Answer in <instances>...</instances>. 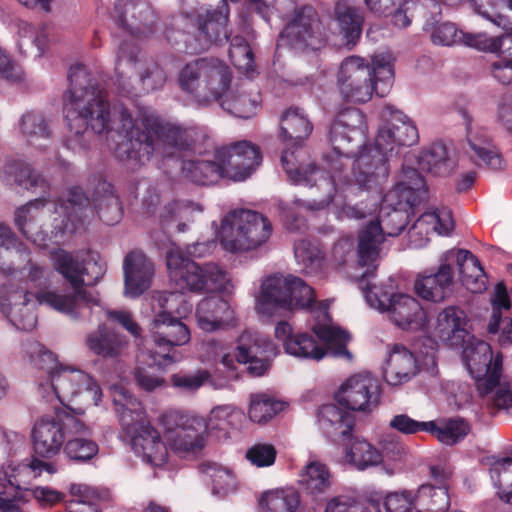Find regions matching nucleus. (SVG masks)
I'll return each mask as SVG.
<instances>
[{"label": "nucleus", "mask_w": 512, "mask_h": 512, "mask_svg": "<svg viewBox=\"0 0 512 512\" xmlns=\"http://www.w3.org/2000/svg\"><path fill=\"white\" fill-rule=\"evenodd\" d=\"M285 403L265 394H252L248 415L255 423H266L281 412Z\"/></svg>", "instance_id": "09e8293b"}, {"label": "nucleus", "mask_w": 512, "mask_h": 512, "mask_svg": "<svg viewBox=\"0 0 512 512\" xmlns=\"http://www.w3.org/2000/svg\"><path fill=\"white\" fill-rule=\"evenodd\" d=\"M312 130V123L299 109L289 108L281 117V135L284 140L300 143L308 138Z\"/></svg>", "instance_id": "a18cd8bd"}, {"label": "nucleus", "mask_w": 512, "mask_h": 512, "mask_svg": "<svg viewBox=\"0 0 512 512\" xmlns=\"http://www.w3.org/2000/svg\"><path fill=\"white\" fill-rule=\"evenodd\" d=\"M453 276L452 266L446 263L441 264L435 273L417 278L415 291L425 300L440 302L450 293Z\"/></svg>", "instance_id": "7c9ffc66"}, {"label": "nucleus", "mask_w": 512, "mask_h": 512, "mask_svg": "<svg viewBox=\"0 0 512 512\" xmlns=\"http://www.w3.org/2000/svg\"><path fill=\"white\" fill-rule=\"evenodd\" d=\"M69 89L63 97V112L70 132L83 135L88 128L96 134L111 130L112 116L119 121L116 127L121 141L114 155L124 166L135 171L146 164L157 149V142L178 151L193 150L199 132L165 122L156 116L139 113L136 117L120 103L110 110L107 93L99 87L84 65L71 66L68 72Z\"/></svg>", "instance_id": "f03ea898"}, {"label": "nucleus", "mask_w": 512, "mask_h": 512, "mask_svg": "<svg viewBox=\"0 0 512 512\" xmlns=\"http://www.w3.org/2000/svg\"><path fill=\"white\" fill-rule=\"evenodd\" d=\"M89 434V428L82 434H70L64 445V454L66 457L76 463H86L93 459L99 452L98 444L86 437Z\"/></svg>", "instance_id": "49530a36"}, {"label": "nucleus", "mask_w": 512, "mask_h": 512, "mask_svg": "<svg viewBox=\"0 0 512 512\" xmlns=\"http://www.w3.org/2000/svg\"><path fill=\"white\" fill-rule=\"evenodd\" d=\"M511 301L507 292L506 285L499 282L495 286L494 295L492 298V315L490 317L487 331H495L501 323L502 310H509Z\"/></svg>", "instance_id": "0e129e2a"}, {"label": "nucleus", "mask_w": 512, "mask_h": 512, "mask_svg": "<svg viewBox=\"0 0 512 512\" xmlns=\"http://www.w3.org/2000/svg\"><path fill=\"white\" fill-rule=\"evenodd\" d=\"M347 455L359 470L376 466L382 461L380 451L364 439H355L351 443Z\"/></svg>", "instance_id": "6e6d98bb"}, {"label": "nucleus", "mask_w": 512, "mask_h": 512, "mask_svg": "<svg viewBox=\"0 0 512 512\" xmlns=\"http://www.w3.org/2000/svg\"><path fill=\"white\" fill-rule=\"evenodd\" d=\"M21 134L32 145L39 139H49L50 130L45 117L36 111L24 113L19 120Z\"/></svg>", "instance_id": "864d4df0"}, {"label": "nucleus", "mask_w": 512, "mask_h": 512, "mask_svg": "<svg viewBox=\"0 0 512 512\" xmlns=\"http://www.w3.org/2000/svg\"><path fill=\"white\" fill-rule=\"evenodd\" d=\"M418 372L414 354L403 346H395L387 362L385 378L391 385L408 382Z\"/></svg>", "instance_id": "c9c22d12"}, {"label": "nucleus", "mask_w": 512, "mask_h": 512, "mask_svg": "<svg viewBox=\"0 0 512 512\" xmlns=\"http://www.w3.org/2000/svg\"><path fill=\"white\" fill-rule=\"evenodd\" d=\"M430 476L435 484H422L415 493L418 512H447L450 497L446 486L447 474L437 466L430 467Z\"/></svg>", "instance_id": "b1692460"}, {"label": "nucleus", "mask_w": 512, "mask_h": 512, "mask_svg": "<svg viewBox=\"0 0 512 512\" xmlns=\"http://www.w3.org/2000/svg\"><path fill=\"white\" fill-rule=\"evenodd\" d=\"M470 430V424L466 420L456 417L448 419L441 426L433 421V427L428 429V433L445 445H455L462 441Z\"/></svg>", "instance_id": "8fccbe9b"}, {"label": "nucleus", "mask_w": 512, "mask_h": 512, "mask_svg": "<svg viewBox=\"0 0 512 512\" xmlns=\"http://www.w3.org/2000/svg\"><path fill=\"white\" fill-rule=\"evenodd\" d=\"M299 484L305 493L314 498L324 494L331 485L328 468L320 462H310L300 475Z\"/></svg>", "instance_id": "c03bdc74"}, {"label": "nucleus", "mask_w": 512, "mask_h": 512, "mask_svg": "<svg viewBox=\"0 0 512 512\" xmlns=\"http://www.w3.org/2000/svg\"><path fill=\"white\" fill-rule=\"evenodd\" d=\"M215 157L223 161L227 178L233 181L246 180L262 163L260 147L248 140L217 148Z\"/></svg>", "instance_id": "6ab92c4d"}, {"label": "nucleus", "mask_w": 512, "mask_h": 512, "mask_svg": "<svg viewBox=\"0 0 512 512\" xmlns=\"http://www.w3.org/2000/svg\"><path fill=\"white\" fill-rule=\"evenodd\" d=\"M456 260L463 286L472 293L485 291L487 275L479 259L471 251L459 249Z\"/></svg>", "instance_id": "f704fd0d"}, {"label": "nucleus", "mask_w": 512, "mask_h": 512, "mask_svg": "<svg viewBox=\"0 0 512 512\" xmlns=\"http://www.w3.org/2000/svg\"><path fill=\"white\" fill-rule=\"evenodd\" d=\"M51 203L56 212L59 207L67 220L71 222H74V219L83 221V218L87 216V210L93 212L90 209L91 204L99 219L107 225L117 224L123 215V207L114 192L113 185L105 180L98 182L91 201L82 188L72 187L67 192L66 200L59 199L55 202L51 201Z\"/></svg>", "instance_id": "1a4fd4ad"}, {"label": "nucleus", "mask_w": 512, "mask_h": 512, "mask_svg": "<svg viewBox=\"0 0 512 512\" xmlns=\"http://www.w3.org/2000/svg\"><path fill=\"white\" fill-rule=\"evenodd\" d=\"M112 18L127 33L142 38L153 32L157 16L146 0H116Z\"/></svg>", "instance_id": "412c9836"}, {"label": "nucleus", "mask_w": 512, "mask_h": 512, "mask_svg": "<svg viewBox=\"0 0 512 512\" xmlns=\"http://www.w3.org/2000/svg\"><path fill=\"white\" fill-rule=\"evenodd\" d=\"M471 120L467 119V140L471 150L474 152V159L477 165L482 162L492 170H501L504 161L498 151L492 145L491 139L486 134L473 133L470 130Z\"/></svg>", "instance_id": "ea45409f"}, {"label": "nucleus", "mask_w": 512, "mask_h": 512, "mask_svg": "<svg viewBox=\"0 0 512 512\" xmlns=\"http://www.w3.org/2000/svg\"><path fill=\"white\" fill-rule=\"evenodd\" d=\"M390 427L402 434L411 435L418 432H427L433 427V421H417L407 414L395 415L390 421Z\"/></svg>", "instance_id": "774afa93"}, {"label": "nucleus", "mask_w": 512, "mask_h": 512, "mask_svg": "<svg viewBox=\"0 0 512 512\" xmlns=\"http://www.w3.org/2000/svg\"><path fill=\"white\" fill-rule=\"evenodd\" d=\"M273 342L256 332L244 331L237 341L236 359L239 363L256 358H271L274 355Z\"/></svg>", "instance_id": "58836bf2"}, {"label": "nucleus", "mask_w": 512, "mask_h": 512, "mask_svg": "<svg viewBox=\"0 0 512 512\" xmlns=\"http://www.w3.org/2000/svg\"><path fill=\"white\" fill-rule=\"evenodd\" d=\"M294 255L297 262L303 265L308 273L317 272L322 267L323 253L308 240L302 239L295 242Z\"/></svg>", "instance_id": "052dcab7"}, {"label": "nucleus", "mask_w": 512, "mask_h": 512, "mask_svg": "<svg viewBox=\"0 0 512 512\" xmlns=\"http://www.w3.org/2000/svg\"><path fill=\"white\" fill-rule=\"evenodd\" d=\"M202 99L205 102L220 101L231 83L229 67L221 60L207 58Z\"/></svg>", "instance_id": "2f4dec72"}, {"label": "nucleus", "mask_w": 512, "mask_h": 512, "mask_svg": "<svg viewBox=\"0 0 512 512\" xmlns=\"http://www.w3.org/2000/svg\"><path fill=\"white\" fill-rule=\"evenodd\" d=\"M384 507L387 512H410L416 509L415 493L409 490L392 492L386 495Z\"/></svg>", "instance_id": "338daca9"}, {"label": "nucleus", "mask_w": 512, "mask_h": 512, "mask_svg": "<svg viewBox=\"0 0 512 512\" xmlns=\"http://www.w3.org/2000/svg\"><path fill=\"white\" fill-rule=\"evenodd\" d=\"M368 304L389 313L393 323L403 330H419L426 323V313L414 297L392 292V287L366 283L363 287Z\"/></svg>", "instance_id": "ddd939ff"}, {"label": "nucleus", "mask_w": 512, "mask_h": 512, "mask_svg": "<svg viewBox=\"0 0 512 512\" xmlns=\"http://www.w3.org/2000/svg\"><path fill=\"white\" fill-rule=\"evenodd\" d=\"M314 333L293 331L286 321L275 327V336L282 342L287 354L300 359L319 361L327 355L351 361L353 356L347 349L350 335L345 330L327 325H314Z\"/></svg>", "instance_id": "423d86ee"}, {"label": "nucleus", "mask_w": 512, "mask_h": 512, "mask_svg": "<svg viewBox=\"0 0 512 512\" xmlns=\"http://www.w3.org/2000/svg\"><path fill=\"white\" fill-rule=\"evenodd\" d=\"M166 263L169 277L174 283L176 293L182 295L189 291L193 293L221 290L227 281L226 272L217 264L206 263L200 266L186 257L179 248H171L166 253Z\"/></svg>", "instance_id": "9d476101"}, {"label": "nucleus", "mask_w": 512, "mask_h": 512, "mask_svg": "<svg viewBox=\"0 0 512 512\" xmlns=\"http://www.w3.org/2000/svg\"><path fill=\"white\" fill-rule=\"evenodd\" d=\"M470 3L478 14L497 25L501 24L503 10L512 11V0H470Z\"/></svg>", "instance_id": "e2e57ef3"}, {"label": "nucleus", "mask_w": 512, "mask_h": 512, "mask_svg": "<svg viewBox=\"0 0 512 512\" xmlns=\"http://www.w3.org/2000/svg\"><path fill=\"white\" fill-rule=\"evenodd\" d=\"M158 302L162 310L152 323L156 349L151 352V358L153 364L164 367L179 359L174 348L190 340V330L179 318L190 312L192 305L182 295L167 291L159 294Z\"/></svg>", "instance_id": "39448f33"}, {"label": "nucleus", "mask_w": 512, "mask_h": 512, "mask_svg": "<svg viewBox=\"0 0 512 512\" xmlns=\"http://www.w3.org/2000/svg\"><path fill=\"white\" fill-rule=\"evenodd\" d=\"M113 404L120 426L131 437L150 424L142 403L122 386L113 390Z\"/></svg>", "instance_id": "5701e85b"}, {"label": "nucleus", "mask_w": 512, "mask_h": 512, "mask_svg": "<svg viewBox=\"0 0 512 512\" xmlns=\"http://www.w3.org/2000/svg\"><path fill=\"white\" fill-rule=\"evenodd\" d=\"M139 54L138 46L132 41H123L120 43L115 63V70L117 72V92L119 95L124 97H130L133 95L131 87L126 83L122 73L119 72L120 66L123 62L135 65Z\"/></svg>", "instance_id": "13d9d810"}, {"label": "nucleus", "mask_w": 512, "mask_h": 512, "mask_svg": "<svg viewBox=\"0 0 512 512\" xmlns=\"http://www.w3.org/2000/svg\"><path fill=\"white\" fill-rule=\"evenodd\" d=\"M300 497L295 491L276 490L263 494L260 505L265 512H295Z\"/></svg>", "instance_id": "5fc2aeb1"}, {"label": "nucleus", "mask_w": 512, "mask_h": 512, "mask_svg": "<svg viewBox=\"0 0 512 512\" xmlns=\"http://www.w3.org/2000/svg\"><path fill=\"white\" fill-rule=\"evenodd\" d=\"M125 292L131 297H138L150 286L154 273L152 262L140 251H132L123 263Z\"/></svg>", "instance_id": "393cba45"}, {"label": "nucleus", "mask_w": 512, "mask_h": 512, "mask_svg": "<svg viewBox=\"0 0 512 512\" xmlns=\"http://www.w3.org/2000/svg\"><path fill=\"white\" fill-rule=\"evenodd\" d=\"M272 230L270 220L263 214L248 209L234 210L223 219L220 243L230 253L248 252L263 246Z\"/></svg>", "instance_id": "6e6552de"}, {"label": "nucleus", "mask_w": 512, "mask_h": 512, "mask_svg": "<svg viewBox=\"0 0 512 512\" xmlns=\"http://www.w3.org/2000/svg\"><path fill=\"white\" fill-rule=\"evenodd\" d=\"M181 169L186 178L198 185L208 186L227 178L225 165L215 157V154L213 159L184 160Z\"/></svg>", "instance_id": "473e14b6"}, {"label": "nucleus", "mask_w": 512, "mask_h": 512, "mask_svg": "<svg viewBox=\"0 0 512 512\" xmlns=\"http://www.w3.org/2000/svg\"><path fill=\"white\" fill-rule=\"evenodd\" d=\"M132 449L148 464L160 467L168 458V450L160 433L151 424L130 437Z\"/></svg>", "instance_id": "cd10ccee"}, {"label": "nucleus", "mask_w": 512, "mask_h": 512, "mask_svg": "<svg viewBox=\"0 0 512 512\" xmlns=\"http://www.w3.org/2000/svg\"><path fill=\"white\" fill-rule=\"evenodd\" d=\"M324 512H381L380 499L369 497L358 501L350 495H337L327 501Z\"/></svg>", "instance_id": "603ef678"}, {"label": "nucleus", "mask_w": 512, "mask_h": 512, "mask_svg": "<svg viewBox=\"0 0 512 512\" xmlns=\"http://www.w3.org/2000/svg\"><path fill=\"white\" fill-rule=\"evenodd\" d=\"M327 43V31L318 12L311 5H303L291 13L279 34L277 47L309 54L320 51Z\"/></svg>", "instance_id": "9b49d317"}, {"label": "nucleus", "mask_w": 512, "mask_h": 512, "mask_svg": "<svg viewBox=\"0 0 512 512\" xmlns=\"http://www.w3.org/2000/svg\"><path fill=\"white\" fill-rule=\"evenodd\" d=\"M210 378L207 370H198L194 374L176 373L171 376V383L175 388L185 392L198 390Z\"/></svg>", "instance_id": "69168bd1"}, {"label": "nucleus", "mask_w": 512, "mask_h": 512, "mask_svg": "<svg viewBox=\"0 0 512 512\" xmlns=\"http://www.w3.org/2000/svg\"><path fill=\"white\" fill-rule=\"evenodd\" d=\"M470 374L476 380V386L480 394L487 395L500 384L503 367V355L501 352L493 355L489 343L478 342L472 349L467 359Z\"/></svg>", "instance_id": "aec40b11"}, {"label": "nucleus", "mask_w": 512, "mask_h": 512, "mask_svg": "<svg viewBox=\"0 0 512 512\" xmlns=\"http://www.w3.org/2000/svg\"><path fill=\"white\" fill-rule=\"evenodd\" d=\"M379 229V227L368 224L359 232L357 247L358 263L361 266L368 267L359 281L362 287L365 281L370 283L368 279L375 276L377 268L375 262L379 257L380 245L385 239L382 233L378 232Z\"/></svg>", "instance_id": "c756f323"}, {"label": "nucleus", "mask_w": 512, "mask_h": 512, "mask_svg": "<svg viewBox=\"0 0 512 512\" xmlns=\"http://www.w3.org/2000/svg\"><path fill=\"white\" fill-rule=\"evenodd\" d=\"M89 349L102 357H116L124 344L120 334L109 329L105 324L100 325L97 331L89 334L87 338Z\"/></svg>", "instance_id": "37998d69"}, {"label": "nucleus", "mask_w": 512, "mask_h": 512, "mask_svg": "<svg viewBox=\"0 0 512 512\" xmlns=\"http://www.w3.org/2000/svg\"><path fill=\"white\" fill-rule=\"evenodd\" d=\"M381 387L370 373L349 377L335 393L340 406L350 411L371 412L380 402Z\"/></svg>", "instance_id": "a211bd4d"}, {"label": "nucleus", "mask_w": 512, "mask_h": 512, "mask_svg": "<svg viewBox=\"0 0 512 512\" xmlns=\"http://www.w3.org/2000/svg\"><path fill=\"white\" fill-rule=\"evenodd\" d=\"M440 0H410L408 6L412 9V16L424 22V29L434 28L442 17V7Z\"/></svg>", "instance_id": "bf43d9fd"}, {"label": "nucleus", "mask_w": 512, "mask_h": 512, "mask_svg": "<svg viewBox=\"0 0 512 512\" xmlns=\"http://www.w3.org/2000/svg\"><path fill=\"white\" fill-rule=\"evenodd\" d=\"M50 203L51 200L49 196L42 195L16 209L14 215L15 225L20 233L28 240L36 241L34 236L37 235L41 229L39 221L40 210Z\"/></svg>", "instance_id": "e433bc0d"}, {"label": "nucleus", "mask_w": 512, "mask_h": 512, "mask_svg": "<svg viewBox=\"0 0 512 512\" xmlns=\"http://www.w3.org/2000/svg\"><path fill=\"white\" fill-rule=\"evenodd\" d=\"M316 301L314 289L301 278L288 275L270 276L262 285L260 305L266 309H308Z\"/></svg>", "instance_id": "4468645a"}, {"label": "nucleus", "mask_w": 512, "mask_h": 512, "mask_svg": "<svg viewBox=\"0 0 512 512\" xmlns=\"http://www.w3.org/2000/svg\"><path fill=\"white\" fill-rule=\"evenodd\" d=\"M54 270L73 288L72 293L60 294L45 291L37 295L39 304H46L74 320L90 318L93 307H99V300L83 289L99 279L101 274L97 263H91L78 254L57 249L51 253Z\"/></svg>", "instance_id": "7ed1b4c3"}, {"label": "nucleus", "mask_w": 512, "mask_h": 512, "mask_svg": "<svg viewBox=\"0 0 512 512\" xmlns=\"http://www.w3.org/2000/svg\"><path fill=\"white\" fill-rule=\"evenodd\" d=\"M221 107L238 118L248 119L254 116L259 108V101L246 93L225 95L220 101Z\"/></svg>", "instance_id": "4d7b16f0"}, {"label": "nucleus", "mask_w": 512, "mask_h": 512, "mask_svg": "<svg viewBox=\"0 0 512 512\" xmlns=\"http://www.w3.org/2000/svg\"><path fill=\"white\" fill-rule=\"evenodd\" d=\"M73 506L68 512H103L107 493L82 483H73L69 487Z\"/></svg>", "instance_id": "a19ab883"}, {"label": "nucleus", "mask_w": 512, "mask_h": 512, "mask_svg": "<svg viewBox=\"0 0 512 512\" xmlns=\"http://www.w3.org/2000/svg\"><path fill=\"white\" fill-rule=\"evenodd\" d=\"M87 430L83 421L70 409L56 408L53 415L42 416L32 429L34 454L42 458H53L64 449L65 440L70 434H82Z\"/></svg>", "instance_id": "f8f14e48"}, {"label": "nucleus", "mask_w": 512, "mask_h": 512, "mask_svg": "<svg viewBox=\"0 0 512 512\" xmlns=\"http://www.w3.org/2000/svg\"><path fill=\"white\" fill-rule=\"evenodd\" d=\"M166 430L173 431L169 438L172 451L186 458L199 454L206 444V425L201 417L179 411H170L162 415Z\"/></svg>", "instance_id": "dca6fc26"}, {"label": "nucleus", "mask_w": 512, "mask_h": 512, "mask_svg": "<svg viewBox=\"0 0 512 512\" xmlns=\"http://www.w3.org/2000/svg\"><path fill=\"white\" fill-rule=\"evenodd\" d=\"M5 179L10 185L34 194L50 196V183L38 171L23 160H10L4 166Z\"/></svg>", "instance_id": "bb28decb"}, {"label": "nucleus", "mask_w": 512, "mask_h": 512, "mask_svg": "<svg viewBox=\"0 0 512 512\" xmlns=\"http://www.w3.org/2000/svg\"><path fill=\"white\" fill-rule=\"evenodd\" d=\"M390 118L375 138L374 146L365 144L364 117L357 108L340 111L329 129L331 151L323 155L324 170L310 163L304 165L299 159L304 153L300 149L284 150L281 155L283 169L296 185L316 186L325 194L311 201L297 199L294 204L308 210H322L332 203L335 195L336 175L345 160L355 158L354 176L359 187L367 191L377 190L389 176V161L396 147L418 143L419 133L415 124L403 112L387 106Z\"/></svg>", "instance_id": "f257e3e1"}, {"label": "nucleus", "mask_w": 512, "mask_h": 512, "mask_svg": "<svg viewBox=\"0 0 512 512\" xmlns=\"http://www.w3.org/2000/svg\"><path fill=\"white\" fill-rule=\"evenodd\" d=\"M317 422L328 436L346 438L353 431L355 416L352 411L345 407L329 403L318 409Z\"/></svg>", "instance_id": "c85d7f7f"}, {"label": "nucleus", "mask_w": 512, "mask_h": 512, "mask_svg": "<svg viewBox=\"0 0 512 512\" xmlns=\"http://www.w3.org/2000/svg\"><path fill=\"white\" fill-rule=\"evenodd\" d=\"M454 162L448 155L443 143H434L429 149L422 151L418 157L420 170L435 176H446L454 169Z\"/></svg>", "instance_id": "79ce46f5"}, {"label": "nucleus", "mask_w": 512, "mask_h": 512, "mask_svg": "<svg viewBox=\"0 0 512 512\" xmlns=\"http://www.w3.org/2000/svg\"><path fill=\"white\" fill-rule=\"evenodd\" d=\"M504 36L487 37L486 34L464 33L450 22L435 27L431 33V41L436 45L452 46L463 43L480 51L498 53L503 46Z\"/></svg>", "instance_id": "4be33fe9"}, {"label": "nucleus", "mask_w": 512, "mask_h": 512, "mask_svg": "<svg viewBox=\"0 0 512 512\" xmlns=\"http://www.w3.org/2000/svg\"><path fill=\"white\" fill-rule=\"evenodd\" d=\"M244 417V413L232 405L214 407L209 414L207 422H205L206 431L216 429L227 435L229 429L236 428Z\"/></svg>", "instance_id": "3c124183"}, {"label": "nucleus", "mask_w": 512, "mask_h": 512, "mask_svg": "<svg viewBox=\"0 0 512 512\" xmlns=\"http://www.w3.org/2000/svg\"><path fill=\"white\" fill-rule=\"evenodd\" d=\"M49 387L55 397L64 404L65 399L86 391L91 394L95 405L101 401L102 390L97 382L82 370L60 365L48 378L40 383L39 388L45 391Z\"/></svg>", "instance_id": "f3484780"}, {"label": "nucleus", "mask_w": 512, "mask_h": 512, "mask_svg": "<svg viewBox=\"0 0 512 512\" xmlns=\"http://www.w3.org/2000/svg\"><path fill=\"white\" fill-rule=\"evenodd\" d=\"M464 326V312L460 308L449 306L438 314L435 331L441 341L453 345L464 341L467 334Z\"/></svg>", "instance_id": "4c0bfd02"}, {"label": "nucleus", "mask_w": 512, "mask_h": 512, "mask_svg": "<svg viewBox=\"0 0 512 512\" xmlns=\"http://www.w3.org/2000/svg\"><path fill=\"white\" fill-rule=\"evenodd\" d=\"M139 80L146 92L161 89L167 80L164 69L156 61H148L142 64L138 71Z\"/></svg>", "instance_id": "680f3d73"}, {"label": "nucleus", "mask_w": 512, "mask_h": 512, "mask_svg": "<svg viewBox=\"0 0 512 512\" xmlns=\"http://www.w3.org/2000/svg\"><path fill=\"white\" fill-rule=\"evenodd\" d=\"M207 58H200L187 63L179 74V84L182 90L201 100L205 78Z\"/></svg>", "instance_id": "de8ad7c7"}, {"label": "nucleus", "mask_w": 512, "mask_h": 512, "mask_svg": "<svg viewBox=\"0 0 512 512\" xmlns=\"http://www.w3.org/2000/svg\"><path fill=\"white\" fill-rule=\"evenodd\" d=\"M393 83V63L388 54L374 55L370 62L357 55L348 56L337 73V89L348 103H366L373 94L385 97Z\"/></svg>", "instance_id": "20e7f679"}, {"label": "nucleus", "mask_w": 512, "mask_h": 512, "mask_svg": "<svg viewBox=\"0 0 512 512\" xmlns=\"http://www.w3.org/2000/svg\"><path fill=\"white\" fill-rule=\"evenodd\" d=\"M234 319V311L222 297L212 296L202 299L196 308L198 327L205 332H215L228 326Z\"/></svg>", "instance_id": "a878e982"}, {"label": "nucleus", "mask_w": 512, "mask_h": 512, "mask_svg": "<svg viewBox=\"0 0 512 512\" xmlns=\"http://www.w3.org/2000/svg\"><path fill=\"white\" fill-rule=\"evenodd\" d=\"M229 6L222 0L215 9L200 10L190 17L193 39L187 44L191 53H202L212 45L222 46L229 42L232 34L228 27Z\"/></svg>", "instance_id": "2eb2a0df"}, {"label": "nucleus", "mask_w": 512, "mask_h": 512, "mask_svg": "<svg viewBox=\"0 0 512 512\" xmlns=\"http://www.w3.org/2000/svg\"><path fill=\"white\" fill-rule=\"evenodd\" d=\"M334 15L340 33L346 40V45L351 48L359 41L363 24L364 12L361 8L351 6L344 1H338L334 7Z\"/></svg>", "instance_id": "72a5a7b5"}, {"label": "nucleus", "mask_w": 512, "mask_h": 512, "mask_svg": "<svg viewBox=\"0 0 512 512\" xmlns=\"http://www.w3.org/2000/svg\"><path fill=\"white\" fill-rule=\"evenodd\" d=\"M406 181L393 186L382 197V206L377 221L369 224L379 227L383 237H396L407 227L409 210L427 194L424 177L414 168H404Z\"/></svg>", "instance_id": "0eeeda50"}]
</instances>
